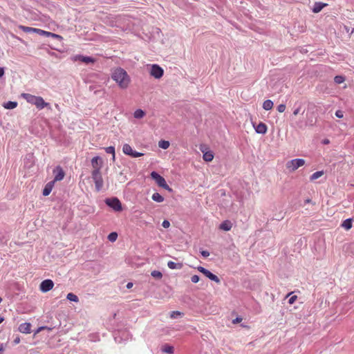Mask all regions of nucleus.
I'll list each match as a JSON object with an SVG mask.
<instances>
[{
    "instance_id": "nucleus-1",
    "label": "nucleus",
    "mask_w": 354,
    "mask_h": 354,
    "mask_svg": "<svg viewBox=\"0 0 354 354\" xmlns=\"http://www.w3.org/2000/svg\"><path fill=\"white\" fill-rule=\"evenodd\" d=\"M111 78L118 84L120 88L122 89L127 88L131 82L127 71L120 67L115 68L113 71Z\"/></svg>"
},
{
    "instance_id": "nucleus-2",
    "label": "nucleus",
    "mask_w": 354,
    "mask_h": 354,
    "mask_svg": "<svg viewBox=\"0 0 354 354\" xmlns=\"http://www.w3.org/2000/svg\"><path fill=\"white\" fill-rule=\"evenodd\" d=\"M21 97L28 103L35 105V106L39 110L43 109L45 107L51 109L50 104L46 102L40 96H35L30 93H22Z\"/></svg>"
},
{
    "instance_id": "nucleus-3",
    "label": "nucleus",
    "mask_w": 354,
    "mask_h": 354,
    "mask_svg": "<svg viewBox=\"0 0 354 354\" xmlns=\"http://www.w3.org/2000/svg\"><path fill=\"white\" fill-rule=\"evenodd\" d=\"M150 175L159 187L169 192H172V189L167 185L165 179L162 176L156 171H152Z\"/></svg>"
},
{
    "instance_id": "nucleus-4",
    "label": "nucleus",
    "mask_w": 354,
    "mask_h": 354,
    "mask_svg": "<svg viewBox=\"0 0 354 354\" xmlns=\"http://www.w3.org/2000/svg\"><path fill=\"white\" fill-rule=\"evenodd\" d=\"M91 176L95 183L96 191H100L103 187V178L101 174V171L97 170L92 171Z\"/></svg>"
},
{
    "instance_id": "nucleus-5",
    "label": "nucleus",
    "mask_w": 354,
    "mask_h": 354,
    "mask_svg": "<svg viewBox=\"0 0 354 354\" xmlns=\"http://www.w3.org/2000/svg\"><path fill=\"white\" fill-rule=\"evenodd\" d=\"M305 164V160L301 158H296L288 161L286 163V167L291 171H295L299 167H302Z\"/></svg>"
},
{
    "instance_id": "nucleus-6",
    "label": "nucleus",
    "mask_w": 354,
    "mask_h": 354,
    "mask_svg": "<svg viewBox=\"0 0 354 354\" xmlns=\"http://www.w3.org/2000/svg\"><path fill=\"white\" fill-rule=\"evenodd\" d=\"M105 202L108 206L111 207L116 212L122 210L121 202L117 198H107Z\"/></svg>"
},
{
    "instance_id": "nucleus-7",
    "label": "nucleus",
    "mask_w": 354,
    "mask_h": 354,
    "mask_svg": "<svg viewBox=\"0 0 354 354\" xmlns=\"http://www.w3.org/2000/svg\"><path fill=\"white\" fill-rule=\"evenodd\" d=\"M164 73L163 69L157 64H153L151 66L150 75L156 79H160Z\"/></svg>"
},
{
    "instance_id": "nucleus-8",
    "label": "nucleus",
    "mask_w": 354,
    "mask_h": 354,
    "mask_svg": "<svg viewBox=\"0 0 354 354\" xmlns=\"http://www.w3.org/2000/svg\"><path fill=\"white\" fill-rule=\"evenodd\" d=\"M53 174L55 175L54 180H53L54 183L62 180L65 176V172L60 166H57L54 169Z\"/></svg>"
},
{
    "instance_id": "nucleus-9",
    "label": "nucleus",
    "mask_w": 354,
    "mask_h": 354,
    "mask_svg": "<svg viewBox=\"0 0 354 354\" xmlns=\"http://www.w3.org/2000/svg\"><path fill=\"white\" fill-rule=\"evenodd\" d=\"M198 271L202 272L204 275H205L207 277H208L209 279L214 281L217 283H219L220 280H219L218 277L216 275L212 274L208 270H207L205 268L201 267V266L198 267Z\"/></svg>"
},
{
    "instance_id": "nucleus-10",
    "label": "nucleus",
    "mask_w": 354,
    "mask_h": 354,
    "mask_svg": "<svg viewBox=\"0 0 354 354\" xmlns=\"http://www.w3.org/2000/svg\"><path fill=\"white\" fill-rule=\"evenodd\" d=\"M201 151L203 152V158L206 162H211L214 159V153L212 151L207 150V147L201 146Z\"/></svg>"
},
{
    "instance_id": "nucleus-11",
    "label": "nucleus",
    "mask_w": 354,
    "mask_h": 354,
    "mask_svg": "<svg viewBox=\"0 0 354 354\" xmlns=\"http://www.w3.org/2000/svg\"><path fill=\"white\" fill-rule=\"evenodd\" d=\"M103 161L101 158L99 156H95L91 160V165L93 168V171L97 170L100 171L101 167L102 166Z\"/></svg>"
},
{
    "instance_id": "nucleus-12",
    "label": "nucleus",
    "mask_w": 354,
    "mask_h": 354,
    "mask_svg": "<svg viewBox=\"0 0 354 354\" xmlns=\"http://www.w3.org/2000/svg\"><path fill=\"white\" fill-rule=\"evenodd\" d=\"M73 61L80 60L85 64H93L95 60L91 57L83 56V55H75L73 57Z\"/></svg>"
},
{
    "instance_id": "nucleus-13",
    "label": "nucleus",
    "mask_w": 354,
    "mask_h": 354,
    "mask_svg": "<svg viewBox=\"0 0 354 354\" xmlns=\"http://www.w3.org/2000/svg\"><path fill=\"white\" fill-rule=\"evenodd\" d=\"M19 330L22 333L29 334L31 333V324L28 322L22 323L19 326Z\"/></svg>"
},
{
    "instance_id": "nucleus-14",
    "label": "nucleus",
    "mask_w": 354,
    "mask_h": 354,
    "mask_svg": "<svg viewBox=\"0 0 354 354\" xmlns=\"http://www.w3.org/2000/svg\"><path fill=\"white\" fill-rule=\"evenodd\" d=\"M35 33H37L42 36L51 37L53 38H61V36H59L57 34H55V33H53L50 32H48V31H46V30H44L41 29H39V28H36Z\"/></svg>"
},
{
    "instance_id": "nucleus-15",
    "label": "nucleus",
    "mask_w": 354,
    "mask_h": 354,
    "mask_svg": "<svg viewBox=\"0 0 354 354\" xmlns=\"http://www.w3.org/2000/svg\"><path fill=\"white\" fill-rule=\"evenodd\" d=\"M254 129H255V131L257 133H260V134H265L267 132V130H268V127L266 126V124L263 122H260L259 124H257V126H254V124L253 125Z\"/></svg>"
},
{
    "instance_id": "nucleus-16",
    "label": "nucleus",
    "mask_w": 354,
    "mask_h": 354,
    "mask_svg": "<svg viewBox=\"0 0 354 354\" xmlns=\"http://www.w3.org/2000/svg\"><path fill=\"white\" fill-rule=\"evenodd\" d=\"M54 184H55L54 181H50V182H48L45 185V187L43 189V195L44 196H47L50 194V192L54 187Z\"/></svg>"
},
{
    "instance_id": "nucleus-17",
    "label": "nucleus",
    "mask_w": 354,
    "mask_h": 354,
    "mask_svg": "<svg viewBox=\"0 0 354 354\" xmlns=\"http://www.w3.org/2000/svg\"><path fill=\"white\" fill-rule=\"evenodd\" d=\"M232 227V223L230 221H223L219 226V229L224 231H230Z\"/></svg>"
},
{
    "instance_id": "nucleus-18",
    "label": "nucleus",
    "mask_w": 354,
    "mask_h": 354,
    "mask_svg": "<svg viewBox=\"0 0 354 354\" xmlns=\"http://www.w3.org/2000/svg\"><path fill=\"white\" fill-rule=\"evenodd\" d=\"M327 4L326 3H315L314 5V7L313 8V12L315 13L319 12L324 7H325Z\"/></svg>"
},
{
    "instance_id": "nucleus-19",
    "label": "nucleus",
    "mask_w": 354,
    "mask_h": 354,
    "mask_svg": "<svg viewBox=\"0 0 354 354\" xmlns=\"http://www.w3.org/2000/svg\"><path fill=\"white\" fill-rule=\"evenodd\" d=\"M53 286L54 283L51 279H46L41 283L39 288H53Z\"/></svg>"
},
{
    "instance_id": "nucleus-20",
    "label": "nucleus",
    "mask_w": 354,
    "mask_h": 354,
    "mask_svg": "<svg viewBox=\"0 0 354 354\" xmlns=\"http://www.w3.org/2000/svg\"><path fill=\"white\" fill-rule=\"evenodd\" d=\"M167 266L170 269H181L183 268V263H175L171 261H168Z\"/></svg>"
},
{
    "instance_id": "nucleus-21",
    "label": "nucleus",
    "mask_w": 354,
    "mask_h": 354,
    "mask_svg": "<svg viewBox=\"0 0 354 354\" xmlns=\"http://www.w3.org/2000/svg\"><path fill=\"white\" fill-rule=\"evenodd\" d=\"M162 351L168 354H173L174 348L172 346L167 344H164L161 348Z\"/></svg>"
},
{
    "instance_id": "nucleus-22",
    "label": "nucleus",
    "mask_w": 354,
    "mask_h": 354,
    "mask_svg": "<svg viewBox=\"0 0 354 354\" xmlns=\"http://www.w3.org/2000/svg\"><path fill=\"white\" fill-rule=\"evenodd\" d=\"M342 227L346 230H350L352 227V219L348 218L344 221L342 223Z\"/></svg>"
},
{
    "instance_id": "nucleus-23",
    "label": "nucleus",
    "mask_w": 354,
    "mask_h": 354,
    "mask_svg": "<svg viewBox=\"0 0 354 354\" xmlns=\"http://www.w3.org/2000/svg\"><path fill=\"white\" fill-rule=\"evenodd\" d=\"M273 107V102L272 101H271L270 100H267L266 101H264L263 104V108L266 110V111H269V110H271Z\"/></svg>"
},
{
    "instance_id": "nucleus-24",
    "label": "nucleus",
    "mask_w": 354,
    "mask_h": 354,
    "mask_svg": "<svg viewBox=\"0 0 354 354\" xmlns=\"http://www.w3.org/2000/svg\"><path fill=\"white\" fill-rule=\"evenodd\" d=\"M122 151L124 154L130 156L132 153L133 149L129 144H124L122 147Z\"/></svg>"
},
{
    "instance_id": "nucleus-25",
    "label": "nucleus",
    "mask_w": 354,
    "mask_h": 354,
    "mask_svg": "<svg viewBox=\"0 0 354 354\" xmlns=\"http://www.w3.org/2000/svg\"><path fill=\"white\" fill-rule=\"evenodd\" d=\"M151 198L153 201L158 203H162L164 201V197L162 196L159 193L153 194Z\"/></svg>"
},
{
    "instance_id": "nucleus-26",
    "label": "nucleus",
    "mask_w": 354,
    "mask_h": 354,
    "mask_svg": "<svg viewBox=\"0 0 354 354\" xmlns=\"http://www.w3.org/2000/svg\"><path fill=\"white\" fill-rule=\"evenodd\" d=\"M19 28L25 32H35V31H36L35 28L25 26H22V25L19 26Z\"/></svg>"
},
{
    "instance_id": "nucleus-27",
    "label": "nucleus",
    "mask_w": 354,
    "mask_h": 354,
    "mask_svg": "<svg viewBox=\"0 0 354 354\" xmlns=\"http://www.w3.org/2000/svg\"><path fill=\"white\" fill-rule=\"evenodd\" d=\"M145 115V113L142 109H137L133 113V116L135 118L140 119L142 118Z\"/></svg>"
},
{
    "instance_id": "nucleus-28",
    "label": "nucleus",
    "mask_w": 354,
    "mask_h": 354,
    "mask_svg": "<svg viewBox=\"0 0 354 354\" xmlns=\"http://www.w3.org/2000/svg\"><path fill=\"white\" fill-rule=\"evenodd\" d=\"M159 292L157 293L159 295L158 298L165 299L169 297V292L165 289H158Z\"/></svg>"
},
{
    "instance_id": "nucleus-29",
    "label": "nucleus",
    "mask_w": 354,
    "mask_h": 354,
    "mask_svg": "<svg viewBox=\"0 0 354 354\" xmlns=\"http://www.w3.org/2000/svg\"><path fill=\"white\" fill-rule=\"evenodd\" d=\"M17 106V102H12V101H9L3 105L4 108H6L7 109H13L16 108Z\"/></svg>"
},
{
    "instance_id": "nucleus-30",
    "label": "nucleus",
    "mask_w": 354,
    "mask_h": 354,
    "mask_svg": "<svg viewBox=\"0 0 354 354\" xmlns=\"http://www.w3.org/2000/svg\"><path fill=\"white\" fill-rule=\"evenodd\" d=\"M324 175V171H316L315 172L314 174H313L311 176H310V180H315L319 178H320L321 176H322Z\"/></svg>"
},
{
    "instance_id": "nucleus-31",
    "label": "nucleus",
    "mask_w": 354,
    "mask_h": 354,
    "mask_svg": "<svg viewBox=\"0 0 354 354\" xmlns=\"http://www.w3.org/2000/svg\"><path fill=\"white\" fill-rule=\"evenodd\" d=\"M293 292L288 293L286 295V298H288V302L290 304H294L297 297L296 295H292Z\"/></svg>"
},
{
    "instance_id": "nucleus-32",
    "label": "nucleus",
    "mask_w": 354,
    "mask_h": 354,
    "mask_svg": "<svg viewBox=\"0 0 354 354\" xmlns=\"http://www.w3.org/2000/svg\"><path fill=\"white\" fill-rule=\"evenodd\" d=\"M158 147L163 149H167L169 147V141H166V140H160L158 142Z\"/></svg>"
},
{
    "instance_id": "nucleus-33",
    "label": "nucleus",
    "mask_w": 354,
    "mask_h": 354,
    "mask_svg": "<svg viewBox=\"0 0 354 354\" xmlns=\"http://www.w3.org/2000/svg\"><path fill=\"white\" fill-rule=\"evenodd\" d=\"M105 151L107 153H111L112 154L113 156V160H115V148L114 147H108L106 148H105Z\"/></svg>"
},
{
    "instance_id": "nucleus-34",
    "label": "nucleus",
    "mask_w": 354,
    "mask_h": 354,
    "mask_svg": "<svg viewBox=\"0 0 354 354\" xmlns=\"http://www.w3.org/2000/svg\"><path fill=\"white\" fill-rule=\"evenodd\" d=\"M118 239L117 232H111L108 235V240L111 242H115Z\"/></svg>"
},
{
    "instance_id": "nucleus-35",
    "label": "nucleus",
    "mask_w": 354,
    "mask_h": 354,
    "mask_svg": "<svg viewBox=\"0 0 354 354\" xmlns=\"http://www.w3.org/2000/svg\"><path fill=\"white\" fill-rule=\"evenodd\" d=\"M66 298L71 301H75V302H77L78 301V297L77 295H75V294L73 293H68L66 296Z\"/></svg>"
},
{
    "instance_id": "nucleus-36",
    "label": "nucleus",
    "mask_w": 354,
    "mask_h": 354,
    "mask_svg": "<svg viewBox=\"0 0 354 354\" xmlns=\"http://www.w3.org/2000/svg\"><path fill=\"white\" fill-rule=\"evenodd\" d=\"M334 81L336 84H339L343 83L345 81V78L342 75H337L334 78Z\"/></svg>"
},
{
    "instance_id": "nucleus-37",
    "label": "nucleus",
    "mask_w": 354,
    "mask_h": 354,
    "mask_svg": "<svg viewBox=\"0 0 354 354\" xmlns=\"http://www.w3.org/2000/svg\"><path fill=\"white\" fill-rule=\"evenodd\" d=\"M151 276L156 279H161L162 277V273L158 270H153L151 272Z\"/></svg>"
},
{
    "instance_id": "nucleus-38",
    "label": "nucleus",
    "mask_w": 354,
    "mask_h": 354,
    "mask_svg": "<svg viewBox=\"0 0 354 354\" xmlns=\"http://www.w3.org/2000/svg\"><path fill=\"white\" fill-rule=\"evenodd\" d=\"M182 315H183V313H180V311H178V310L172 311V312H171L170 317L172 319H176L178 316H181Z\"/></svg>"
},
{
    "instance_id": "nucleus-39",
    "label": "nucleus",
    "mask_w": 354,
    "mask_h": 354,
    "mask_svg": "<svg viewBox=\"0 0 354 354\" xmlns=\"http://www.w3.org/2000/svg\"><path fill=\"white\" fill-rule=\"evenodd\" d=\"M143 155H144V153H142L138 152V151L133 150L132 153L130 155V156H131L133 158H138V157L142 156Z\"/></svg>"
},
{
    "instance_id": "nucleus-40",
    "label": "nucleus",
    "mask_w": 354,
    "mask_h": 354,
    "mask_svg": "<svg viewBox=\"0 0 354 354\" xmlns=\"http://www.w3.org/2000/svg\"><path fill=\"white\" fill-rule=\"evenodd\" d=\"M286 105H285V104H279V105L277 106V111H278L279 113H283V112H284V111H285V110H286Z\"/></svg>"
},
{
    "instance_id": "nucleus-41",
    "label": "nucleus",
    "mask_w": 354,
    "mask_h": 354,
    "mask_svg": "<svg viewBox=\"0 0 354 354\" xmlns=\"http://www.w3.org/2000/svg\"><path fill=\"white\" fill-rule=\"evenodd\" d=\"M45 329H48V330H51V328H48L47 326H41V327H39L37 330L35 332V335L37 333H39L40 331L43 330H45Z\"/></svg>"
},
{
    "instance_id": "nucleus-42",
    "label": "nucleus",
    "mask_w": 354,
    "mask_h": 354,
    "mask_svg": "<svg viewBox=\"0 0 354 354\" xmlns=\"http://www.w3.org/2000/svg\"><path fill=\"white\" fill-rule=\"evenodd\" d=\"M335 115L336 117L339 118H342L343 116H344V114H343V111H340V110H337L336 112H335Z\"/></svg>"
},
{
    "instance_id": "nucleus-43",
    "label": "nucleus",
    "mask_w": 354,
    "mask_h": 354,
    "mask_svg": "<svg viewBox=\"0 0 354 354\" xmlns=\"http://www.w3.org/2000/svg\"><path fill=\"white\" fill-rule=\"evenodd\" d=\"M191 281L193 282V283H197L199 281V277L198 275H193L192 277H191Z\"/></svg>"
},
{
    "instance_id": "nucleus-44",
    "label": "nucleus",
    "mask_w": 354,
    "mask_h": 354,
    "mask_svg": "<svg viewBox=\"0 0 354 354\" xmlns=\"http://www.w3.org/2000/svg\"><path fill=\"white\" fill-rule=\"evenodd\" d=\"M162 225L163 227L165 228H168L169 226H170V223L169 221H167V220H165L162 223Z\"/></svg>"
},
{
    "instance_id": "nucleus-45",
    "label": "nucleus",
    "mask_w": 354,
    "mask_h": 354,
    "mask_svg": "<svg viewBox=\"0 0 354 354\" xmlns=\"http://www.w3.org/2000/svg\"><path fill=\"white\" fill-rule=\"evenodd\" d=\"M242 320H243V318L241 317H237L236 319L232 320V323L234 324H238V323L241 322Z\"/></svg>"
},
{
    "instance_id": "nucleus-46",
    "label": "nucleus",
    "mask_w": 354,
    "mask_h": 354,
    "mask_svg": "<svg viewBox=\"0 0 354 354\" xmlns=\"http://www.w3.org/2000/svg\"><path fill=\"white\" fill-rule=\"evenodd\" d=\"M201 253L202 256L204 257H207L209 256V252L207 250H203V251H201Z\"/></svg>"
},
{
    "instance_id": "nucleus-47",
    "label": "nucleus",
    "mask_w": 354,
    "mask_h": 354,
    "mask_svg": "<svg viewBox=\"0 0 354 354\" xmlns=\"http://www.w3.org/2000/svg\"><path fill=\"white\" fill-rule=\"evenodd\" d=\"M300 112V107H298L294 111H293V115L295 116H296L297 115H298Z\"/></svg>"
},
{
    "instance_id": "nucleus-48",
    "label": "nucleus",
    "mask_w": 354,
    "mask_h": 354,
    "mask_svg": "<svg viewBox=\"0 0 354 354\" xmlns=\"http://www.w3.org/2000/svg\"><path fill=\"white\" fill-rule=\"evenodd\" d=\"M4 75V69L0 67V77H1Z\"/></svg>"
},
{
    "instance_id": "nucleus-49",
    "label": "nucleus",
    "mask_w": 354,
    "mask_h": 354,
    "mask_svg": "<svg viewBox=\"0 0 354 354\" xmlns=\"http://www.w3.org/2000/svg\"><path fill=\"white\" fill-rule=\"evenodd\" d=\"M19 341H20L19 337H17V338L14 340V342H15V344H18V343H19Z\"/></svg>"
},
{
    "instance_id": "nucleus-50",
    "label": "nucleus",
    "mask_w": 354,
    "mask_h": 354,
    "mask_svg": "<svg viewBox=\"0 0 354 354\" xmlns=\"http://www.w3.org/2000/svg\"><path fill=\"white\" fill-rule=\"evenodd\" d=\"M133 286V283L129 282L127 284V287L126 288H132Z\"/></svg>"
},
{
    "instance_id": "nucleus-51",
    "label": "nucleus",
    "mask_w": 354,
    "mask_h": 354,
    "mask_svg": "<svg viewBox=\"0 0 354 354\" xmlns=\"http://www.w3.org/2000/svg\"><path fill=\"white\" fill-rule=\"evenodd\" d=\"M43 292H47L48 291H49L50 289H40Z\"/></svg>"
},
{
    "instance_id": "nucleus-52",
    "label": "nucleus",
    "mask_w": 354,
    "mask_h": 354,
    "mask_svg": "<svg viewBox=\"0 0 354 354\" xmlns=\"http://www.w3.org/2000/svg\"><path fill=\"white\" fill-rule=\"evenodd\" d=\"M4 320V317H0V324L2 323Z\"/></svg>"
},
{
    "instance_id": "nucleus-53",
    "label": "nucleus",
    "mask_w": 354,
    "mask_h": 354,
    "mask_svg": "<svg viewBox=\"0 0 354 354\" xmlns=\"http://www.w3.org/2000/svg\"><path fill=\"white\" fill-rule=\"evenodd\" d=\"M3 348L2 346H1V348H0V354H3Z\"/></svg>"
},
{
    "instance_id": "nucleus-54",
    "label": "nucleus",
    "mask_w": 354,
    "mask_h": 354,
    "mask_svg": "<svg viewBox=\"0 0 354 354\" xmlns=\"http://www.w3.org/2000/svg\"><path fill=\"white\" fill-rule=\"evenodd\" d=\"M329 142V140H324V144H328Z\"/></svg>"
},
{
    "instance_id": "nucleus-55",
    "label": "nucleus",
    "mask_w": 354,
    "mask_h": 354,
    "mask_svg": "<svg viewBox=\"0 0 354 354\" xmlns=\"http://www.w3.org/2000/svg\"><path fill=\"white\" fill-rule=\"evenodd\" d=\"M2 301V298L0 297V303Z\"/></svg>"
}]
</instances>
